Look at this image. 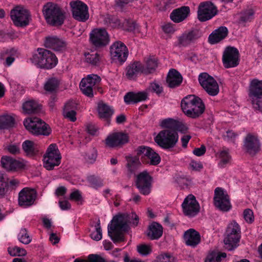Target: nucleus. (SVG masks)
Returning a JSON list of instances; mask_svg holds the SVG:
<instances>
[{"label":"nucleus","instance_id":"59","mask_svg":"<svg viewBox=\"0 0 262 262\" xmlns=\"http://www.w3.org/2000/svg\"><path fill=\"white\" fill-rule=\"evenodd\" d=\"M162 29L163 32L166 34H173L176 28L171 23H166L162 25Z\"/></svg>","mask_w":262,"mask_h":262},{"label":"nucleus","instance_id":"32","mask_svg":"<svg viewBox=\"0 0 262 262\" xmlns=\"http://www.w3.org/2000/svg\"><path fill=\"white\" fill-rule=\"evenodd\" d=\"M166 81L170 88H175L181 83L182 77L177 71L171 69L168 74Z\"/></svg>","mask_w":262,"mask_h":262},{"label":"nucleus","instance_id":"40","mask_svg":"<svg viewBox=\"0 0 262 262\" xmlns=\"http://www.w3.org/2000/svg\"><path fill=\"white\" fill-rule=\"evenodd\" d=\"M59 85V81L56 78L48 79L44 84V89L46 91L53 93L57 91Z\"/></svg>","mask_w":262,"mask_h":262},{"label":"nucleus","instance_id":"4","mask_svg":"<svg viewBox=\"0 0 262 262\" xmlns=\"http://www.w3.org/2000/svg\"><path fill=\"white\" fill-rule=\"evenodd\" d=\"M42 13L47 23L53 26H61L65 19V13L57 4L48 3L42 8Z\"/></svg>","mask_w":262,"mask_h":262},{"label":"nucleus","instance_id":"29","mask_svg":"<svg viewBox=\"0 0 262 262\" xmlns=\"http://www.w3.org/2000/svg\"><path fill=\"white\" fill-rule=\"evenodd\" d=\"M228 33V31L226 27H220L210 34L208 38L209 41L211 44L218 43L225 38Z\"/></svg>","mask_w":262,"mask_h":262},{"label":"nucleus","instance_id":"36","mask_svg":"<svg viewBox=\"0 0 262 262\" xmlns=\"http://www.w3.org/2000/svg\"><path fill=\"white\" fill-rule=\"evenodd\" d=\"M240 237L241 235H237L236 234L232 235L231 234H227L224 240L225 248L229 251L235 249L238 246V243Z\"/></svg>","mask_w":262,"mask_h":262},{"label":"nucleus","instance_id":"45","mask_svg":"<svg viewBox=\"0 0 262 262\" xmlns=\"http://www.w3.org/2000/svg\"><path fill=\"white\" fill-rule=\"evenodd\" d=\"M8 251L12 256H24L27 254L26 250L17 246L8 248Z\"/></svg>","mask_w":262,"mask_h":262},{"label":"nucleus","instance_id":"48","mask_svg":"<svg viewBox=\"0 0 262 262\" xmlns=\"http://www.w3.org/2000/svg\"><path fill=\"white\" fill-rule=\"evenodd\" d=\"M178 121L171 118L164 119L161 121V125L163 127L168 128V129H174L176 128Z\"/></svg>","mask_w":262,"mask_h":262},{"label":"nucleus","instance_id":"56","mask_svg":"<svg viewBox=\"0 0 262 262\" xmlns=\"http://www.w3.org/2000/svg\"><path fill=\"white\" fill-rule=\"evenodd\" d=\"M122 27L124 30L128 31H133L135 29V24L132 20H124L122 24Z\"/></svg>","mask_w":262,"mask_h":262},{"label":"nucleus","instance_id":"52","mask_svg":"<svg viewBox=\"0 0 262 262\" xmlns=\"http://www.w3.org/2000/svg\"><path fill=\"white\" fill-rule=\"evenodd\" d=\"M237 136V134L235 133L233 130H228L224 134L223 138L224 140L228 142L234 143Z\"/></svg>","mask_w":262,"mask_h":262},{"label":"nucleus","instance_id":"39","mask_svg":"<svg viewBox=\"0 0 262 262\" xmlns=\"http://www.w3.org/2000/svg\"><path fill=\"white\" fill-rule=\"evenodd\" d=\"M220 162L218 164L220 168L225 167L227 164L229 163L231 160V157L228 149H224L219 153Z\"/></svg>","mask_w":262,"mask_h":262},{"label":"nucleus","instance_id":"6","mask_svg":"<svg viewBox=\"0 0 262 262\" xmlns=\"http://www.w3.org/2000/svg\"><path fill=\"white\" fill-rule=\"evenodd\" d=\"M61 159V155L57 144H51L43 156V166L48 170H52L60 164Z\"/></svg>","mask_w":262,"mask_h":262},{"label":"nucleus","instance_id":"34","mask_svg":"<svg viewBox=\"0 0 262 262\" xmlns=\"http://www.w3.org/2000/svg\"><path fill=\"white\" fill-rule=\"evenodd\" d=\"M22 148L26 155L30 157L35 156L39 151L38 146L30 140L25 141L22 144Z\"/></svg>","mask_w":262,"mask_h":262},{"label":"nucleus","instance_id":"13","mask_svg":"<svg viewBox=\"0 0 262 262\" xmlns=\"http://www.w3.org/2000/svg\"><path fill=\"white\" fill-rule=\"evenodd\" d=\"M101 81V78L95 74H90L83 78L80 83V88L83 94L88 97L93 96V89Z\"/></svg>","mask_w":262,"mask_h":262},{"label":"nucleus","instance_id":"50","mask_svg":"<svg viewBox=\"0 0 262 262\" xmlns=\"http://www.w3.org/2000/svg\"><path fill=\"white\" fill-rule=\"evenodd\" d=\"M251 99L253 108L257 111H262V96H249Z\"/></svg>","mask_w":262,"mask_h":262},{"label":"nucleus","instance_id":"27","mask_svg":"<svg viewBox=\"0 0 262 262\" xmlns=\"http://www.w3.org/2000/svg\"><path fill=\"white\" fill-rule=\"evenodd\" d=\"M45 44L46 47L52 48L55 51H63L66 49L67 46L63 40L54 36L47 37Z\"/></svg>","mask_w":262,"mask_h":262},{"label":"nucleus","instance_id":"20","mask_svg":"<svg viewBox=\"0 0 262 262\" xmlns=\"http://www.w3.org/2000/svg\"><path fill=\"white\" fill-rule=\"evenodd\" d=\"M201 36V32L198 30L185 32L177 36L176 45L179 47H186L194 42Z\"/></svg>","mask_w":262,"mask_h":262},{"label":"nucleus","instance_id":"35","mask_svg":"<svg viewBox=\"0 0 262 262\" xmlns=\"http://www.w3.org/2000/svg\"><path fill=\"white\" fill-rule=\"evenodd\" d=\"M249 96H262V80L253 79L249 85Z\"/></svg>","mask_w":262,"mask_h":262},{"label":"nucleus","instance_id":"11","mask_svg":"<svg viewBox=\"0 0 262 262\" xmlns=\"http://www.w3.org/2000/svg\"><path fill=\"white\" fill-rule=\"evenodd\" d=\"M152 178L145 170L136 176V186L140 192L145 195H148L151 190Z\"/></svg>","mask_w":262,"mask_h":262},{"label":"nucleus","instance_id":"9","mask_svg":"<svg viewBox=\"0 0 262 262\" xmlns=\"http://www.w3.org/2000/svg\"><path fill=\"white\" fill-rule=\"evenodd\" d=\"M73 18L79 21L85 22L89 18L88 6L79 0L72 1L70 3Z\"/></svg>","mask_w":262,"mask_h":262},{"label":"nucleus","instance_id":"28","mask_svg":"<svg viewBox=\"0 0 262 262\" xmlns=\"http://www.w3.org/2000/svg\"><path fill=\"white\" fill-rule=\"evenodd\" d=\"M190 13V9L188 6H183L174 9L170 15L171 19L174 23H180L185 19Z\"/></svg>","mask_w":262,"mask_h":262},{"label":"nucleus","instance_id":"24","mask_svg":"<svg viewBox=\"0 0 262 262\" xmlns=\"http://www.w3.org/2000/svg\"><path fill=\"white\" fill-rule=\"evenodd\" d=\"M3 167L7 170H16L23 169L27 165V161L23 159L15 160L8 156L1 159Z\"/></svg>","mask_w":262,"mask_h":262},{"label":"nucleus","instance_id":"42","mask_svg":"<svg viewBox=\"0 0 262 262\" xmlns=\"http://www.w3.org/2000/svg\"><path fill=\"white\" fill-rule=\"evenodd\" d=\"M14 123V118L10 115L0 116V129L7 128L12 126Z\"/></svg>","mask_w":262,"mask_h":262},{"label":"nucleus","instance_id":"53","mask_svg":"<svg viewBox=\"0 0 262 262\" xmlns=\"http://www.w3.org/2000/svg\"><path fill=\"white\" fill-rule=\"evenodd\" d=\"M243 217L245 221L248 224H251L254 222V217L253 212L250 209H246L244 211Z\"/></svg>","mask_w":262,"mask_h":262},{"label":"nucleus","instance_id":"8","mask_svg":"<svg viewBox=\"0 0 262 262\" xmlns=\"http://www.w3.org/2000/svg\"><path fill=\"white\" fill-rule=\"evenodd\" d=\"M10 17L14 25L19 27H26L31 20L29 11L22 6H17L12 9Z\"/></svg>","mask_w":262,"mask_h":262},{"label":"nucleus","instance_id":"46","mask_svg":"<svg viewBox=\"0 0 262 262\" xmlns=\"http://www.w3.org/2000/svg\"><path fill=\"white\" fill-rule=\"evenodd\" d=\"M18 239L24 244H28L32 241L31 237L25 228H23L20 230L18 235Z\"/></svg>","mask_w":262,"mask_h":262},{"label":"nucleus","instance_id":"62","mask_svg":"<svg viewBox=\"0 0 262 262\" xmlns=\"http://www.w3.org/2000/svg\"><path fill=\"white\" fill-rule=\"evenodd\" d=\"M63 116L65 118L68 119L71 122H75L76 118V112L75 111H63Z\"/></svg>","mask_w":262,"mask_h":262},{"label":"nucleus","instance_id":"21","mask_svg":"<svg viewBox=\"0 0 262 262\" xmlns=\"http://www.w3.org/2000/svg\"><path fill=\"white\" fill-rule=\"evenodd\" d=\"M128 142L127 134L121 132H115L108 135L105 139V145L110 148L121 147Z\"/></svg>","mask_w":262,"mask_h":262},{"label":"nucleus","instance_id":"10","mask_svg":"<svg viewBox=\"0 0 262 262\" xmlns=\"http://www.w3.org/2000/svg\"><path fill=\"white\" fill-rule=\"evenodd\" d=\"M202 87L210 96H216L219 92V86L213 77L207 73H201L198 78Z\"/></svg>","mask_w":262,"mask_h":262},{"label":"nucleus","instance_id":"19","mask_svg":"<svg viewBox=\"0 0 262 262\" xmlns=\"http://www.w3.org/2000/svg\"><path fill=\"white\" fill-rule=\"evenodd\" d=\"M36 196L37 194L34 189L24 188L19 192L18 204L24 208L30 207L34 204Z\"/></svg>","mask_w":262,"mask_h":262},{"label":"nucleus","instance_id":"41","mask_svg":"<svg viewBox=\"0 0 262 262\" xmlns=\"http://www.w3.org/2000/svg\"><path fill=\"white\" fill-rule=\"evenodd\" d=\"M157 66V61L156 59H148L146 61L145 66H143V74H148L154 72Z\"/></svg>","mask_w":262,"mask_h":262},{"label":"nucleus","instance_id":"16","mask_svg":"<svg viewBox=\"0 0 262 262\" xmlns=\"http://www.w3.org/2000/svg\"><path fill=\"white\" fill-rule=\"evenodd\" d=\"M182 211L184 215L188 217L195 216L200 211V205L195 196L188 195L182 204Z\"/></svg>","mask_w":262,"mask_h":262},{"label":"nucleus","instance_id":"51","mask_svg":"<svg viewBox=\"0 0 262 262\" xmlns=\"http://www.w3.org/2000/svg\"><path fill=\"white\" fill-rule=\"evenodd\" d=\"M137 251L140 254L146 256L151 252L152 249L150 245L142 244L137 246Z\"/></svg>","mask_w":262,"mask_h":262},{"label":"nucleus","instance_id":"63","mask_svg":"<svg viewBox=\"0 0 262 262\" xmlns=\"http://www.w3.org/2000/svg\"><path fill=\"white\" fill-rule=\"evenodd\" d=\"M149 89L154 92H155L157 94H160L163 92V88L158 82H153L150 83Z\"/></svg>","mask_w":262,"mask_h":262},{"label":"nucleus","instance_id":"61","mask_svg":"<svg viewBox=\"0 0 262 262\" xmlns=\"http://www.w3.org/2000/svg\"><path fill=\"white\" fill-rule=\"evenodd\" d=\"M254 14V11L252 9H249L245 11L243 13L241 14V20L242 21H248L252 16Z\"/></svg>","mask_w":262,"mask_h":262},{"label":"nucleus","instance_id":"47","mask_svg":"<svg viewBox=\"0 0 262 262\" xmlns=\"http://www.w3.org/2000/svg\"><path fill=\"white\" fill-rule=\"evenodd\" d=\"M240 227L236 222L233 221L228 225L227 234H231V235L236 234L240 235Z\"/></svg>","mask_w":262,"mask_h":262},{"label":"nucleus","instance_id":"49","mask_svg":"<svg viewBox=\"0 0 262 262\" xmlns=\"http://www.w3.org/2000/svg\"><path fill=\"white\" fill-rule=\"evenodd\" d=\"M91 237L93 239L96 241H100L102 239V230L99 222L95 226V230L91 233Z\"/></svg>","mask_w":262,"mask_h":262},{"label":"nucleus","instance_id":"7","mask_svg":"<svg viewBox=\"0 0 262 262\" xmlns=\"http://www.w3.org/2000/svg\"><path fill=\"white\" fill-rule=\"evenodd\" d=\"M24 124L26 128L34 135L48 136L51 130L48 125L38 118H29L25 119Z\"/></svg>","mask_w":262,"mask_h":262},{"label":"nucleus","instance_id":"38","mask_svg":"<svg viewBox=\"0 0 262 262\" xmlns=\"http://www.w3.org/2000/svg\"><path fill=\"white\" fill-rule=\"evenodd\" d=\"M139 157L137 155L136 156H128L126 157V166L129 171H134L141 165L139 160Z\"/></svg>","mask_w":262,"mask_h":262},{"label":"nucleus","instance_id":"12","mask_svg":"<svg viewBox=\"0 0 262 262\" xmlns=\"http://www.w3.org/2000/svg\"><path fill=\"white\" fill-rule=\"evenodd\" d=\"M90 40L96 47H102L108 44L110 38L105 29L96 28L92 30L90 34Z\"/></svg>","mask_w":262,"mask_h":262},{"label":"nucleus","instance_id":"57","mask_svg":"<svg viewBox=\"0 0 262 262\" xmlns=\"http://www.w3.org/2000/svg\"><path fill=\"white\" fill-rule=\"evenodd\" d=\"M7 186V178L3 174L0 173V195L4 194L5 189Z\"/></svg>","mask_w":262,"mask_h":262},{"label":"nucleus","instance_id":"14","mask_svg":"<svg viewBox=\"0 0 262 262\" xmlns=\"http://www.w3.org/2000/svg\"><path fill=\"white\" fill-rule=\"evenodd\" d=\"M214 204L215 206L223 211H228L231 207L229 198L224 189L217 187L214 190Z\"/></svg>","mask_w":262,"mask_h":262},{"label":"nucleus","instance_id":"44","mask_svg":"<svg viewBox=\"0 0 262 262\" xmlns=\"http://www.w3.org/2000/svg\"><path fill=\"white\" fill-rule=\"evenodd\" d=\"M87 180L90 186L94 189H98L103 185L102 180L98 177L90 176L88 177Z\"/></svg>","mask_w":262,"mask_h":262},{"label":"nucleus","instance_id":"55","mask_svg":"<svg viewBox=\"0 0 262 262\" xmlns=\"http://www.w3.org/2000/svg\"><path fill=\"white\" fill-rule=\"evenodd\" d=\"M6 149L7 151L11 154L16 155L20 152L19 144H11L8 145Z\"/></svg>","mask_w":262,"mask_h":262},{"label":"nucleus","instance_id":"23","mask_svg":"<svg viewBox=\"0 0 262 262\" xmlns=\"http://www.w3.org/2000/svg\"><path fill=\"white\" fill-rule=\"evenodd\" d=\"M244 147L249 154L255 155L260 150V143L257 135L249 134L244 141Z\"/></svg>","mask_w":262,"mask_h":262},{"label":"nucleus","instance_id":"37","mask_svg":"<svg viewBox=\"0 0 262 262\" xmlns=\"http://www.w3.org/2000/svg\"><path fill=\"white\" fill-rule=\"evenodd\" d=\"M39 106L38 102L33 100L26 101L23 104V112L26 114L35 113L39 108Z\"/></svg>","mask_w":262,"mask_h":262},{"label":"nucleus","instance_id":"1","mask_svg":"<svg viewBox=\"0 0 262 262\" xmlns=\"http://www.w3.org/2000/svg\"><path fill=\"white\" fill-rule=\"evenodd\" d=\"M139 219L135 213L130 214H119L113 217L112 224L107 227L108 236L115 243L124 242L125 239L123 232L127 230L128 224L136 227L138 225Z\"/></svg>","mask_w":262,"mask_h":262},{"label":"nucleus","instance_id":"26","mask_svg":"<svg viewBox=\"0 0 262 262\" xmlns=\"http://www.w3.org/2000/svg\"><path fill=\"white\" fill-rule=\"evenodd\" d=\"M148 99V94L146 91L128 92L124 97V101L127 104L137 103Z\"/></svg>","mask_w":262,"mask_h":262},{"label":"nucleus","instance_id":"54","mask_svg":"<svg viewBox=\"0 0 262 262\" xmlns=\"http://www.w3.org/2000/svg\"><path fill=\"white\" fill-rule=\"evenodd\" d=\"M96 158L97 152L94 149L88 152L84 156L85 161L89 163H94L95 161Z\"/></svg>","mask_w":262,"mask_h":262},{"label":"nucleus","instance_id":"31","mask_svg":"<svg viewBox=\"0 0 262 262\" xmlns=\"http://www.w3.org/2000/svg\"><path fill=\"white\" fill-rule=\"evenodd\" d=\"M97 112L99 117L105 120H108L114 114L113 108L103 102L98 103Z\"/></svg>","mask_w":262,"mask_h":262},{"label":"nucleus","instance_id":"64","mask_svg":"<svg viewBox=\"0 0 262 262\" xmlns=\"http://www.w3.org/2000/svg\"><path fill=\"white\" fill-rule=\"evenodd\" d=\"M88 262H106L101 256L97 254H90L88 256Z\"/></svg>","mask_w":262,"mask_h":262},{"label":"nucleus","instance_id":"2","mask_svg":"<svg viewBox=\"0 0 262 262\" xmlns=\"http://www.w3.org/2000/svg\"><path fill=\"white\" fill-rule=\"evenodd\" d=\"M181 108L184 113L192 118L199 117L205 110V105L198 97L190 95L181 101Z\"/></svg>","mask_w":262,"mask_h":262},{"label":"nucleus","instance_id":"33","mask_svg":"<svg viewBox=\"0 0 262 262\" xmlns=\"http://www.w3.org/2000/svg\"><path fill=\"white\" fill-rule=\"evenodd\" d=\"M163 234V228L159 224L154 222L148 227L147 236L151 240L158 239Z\"/></svg>","mask_w":262,"mask_h":262},{"label":"nucleus","instance_id":"15","mask_svg":"<svg viewBox=\"0 0 262 262\" xmlns=\"http://www.w3.org/2000/svg\"><path fill=\"white\" fill-rule=\"evenodd\" d=\"M216 13V8L210 2H202L199 6L198 18L201 21H205L211 19Z\"/></svg>","mask_w":262,"mask_h":262},{"label":"nucleus","instance_id":"3","mask_svg":"<svg viewBox=\"0 0 262 262\" xmlns=\"http://www.w3.org/2000/svg\"><path fill=\"white\" fill-rule=\"evenodd\" d=\"M30 60L38 67L46 69H51L58 63L56 56L50 51L43 48H38Z\"/></svg>","mask_w":262,"mask_h":262},{"label":"nucleus","instance_id":"18","mask_svg":"<svg viewBox=\"0 0 262 262\" xmlns=\"http://www.w3.org/2000/svg\"><path fill=\"white\" fill-rule=\"evenodd\" d=\"M112 58L114 60L124 62L128 56V50L126 46L121 41H116L110 48Z\"/></svg>","mask_w":262,"mask_h":262},{"label":"nucleus","instance_id":"5","mask_svg":"<svg viewBox=\"0 0 262 262\" xmlns=\"http://www.w3.org/2000/svg\"><path fill=\"white\" fill-rule=\"evenodd\" d=\"M178 140V134L174 129L162 130L155 138L156 143L165 149L174 147Z\"/></svg>","mask_w":262,"mask_h":262},{"label":"nucleus","instance_id":"43","mask_svg":"<svg viewBox=\"0 0 262 262\" xmlns=\"http://www.w3.org/2000/svg\"><path fill=\"white\" fill-rule=\"evenodd\" d=\"M85 60L87 62L93 65H96L99 63L101 55L98 52H91L85 53Z\"/></svg>","mask_w":262,"mask_h":262},{"label":"nucleus","instance_id":"22","mask_svg":"<svg viewBox=\"0 0 262 262\" xmlns=\"http://www.w3.org/2000/svg\"><path fill=\"white\" fill-rule=\"evenodd\" d=\"M136 151L138 156L145 157L149 159L150 165H157L161 161V158L159 154L149 147L140 146L138 147Z\"/></svg>","mask_w":262,"mask_h":262},{"label":"nucleus","instance_id":"30","mask_svg":"<svg viewBox=\"0 0 262 262\" xmlns=\"http://www.w3.org/2000/svg\"><path fill=\"white\" fill-rule=\"evenodd\" d=\"M140 73H143V65L140 61H134L126 68V76L134 79Z\"/></svg>","mask_w":262,"mask_h":262},{"label":"nucleus","instance_id":"17","mask_svg":"<svg viewBox=\"0 0 262 262\" xmlns=\"http://www.w3.org/2000/svg\"><path fill=\"white\" fill-rule=\"evenodd\" d=\"M223 62L226 68H234L239 63V52L234 47H227L223 55Z\"/></svg>","mask_w":262,"mask_h":262},{"label":"nucleus","instance_id":"58","mask_svg":"<svg viewBox=\"0 0 262 262\" xmlns=\"http://www.w3.org/2000/svg\"><path fill=\"white\" fill-rule=\"evenodd\" d=\"M158 262H174L173 257L169 254H161L157 257Z\"/></svg>","mask_w":262,"mask_h":262},{"label":"nucleus","instance_id":"25","mask_svg":"<svg viewBox=\"0 0 262 262\" xmlns=\"http://www.w3.org/2000/svg\"><path fill=\"white\" fill-rule=\"evenodd\" d=\"M183 239L187 246L195 248L201 242V235L199 232L191 228L184 233Z\"/></svg>","mask_w":262,"mask_h":262},{"label":"nucleus","instance_id":"60","mask_svg":"<svg viewBox=\"0 0 262 262\" xmlns=\"http://www.w3.org/2000/svg\"><path fill=\"white\" fill-rule=\"evenodd\" d=\"M254 14V11L252 9H249L245 11L243 13L241 14V20L242 21H248L252 16Z\"/></svg>","mask_w":262,"mask_h":262}]
</instances>
